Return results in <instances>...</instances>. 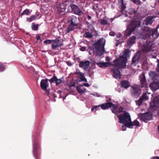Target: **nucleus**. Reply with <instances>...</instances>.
<instances>
[{
  "label": "nucleus",
  "mask_w": 159,
  "mask_h": 159,
  "mask_svg": "<svg viewBox=\"0 0 159 159\" xmlns=\"http://www.w3.org/2000/svg\"><path fill=\"white\" fill-rule=\"evenodd\" d=\"M157 159H159V157H157Z\"/></svg>",
  "instance_id": "338daca9"
},
{
  "label": "nucleus",
  "mask_w": 159,
  "mask_h": 159,
  "mask_svg": "<svg viewBox=\"0 0 159 159\" xmlns=\"http://www.w3.org/2000/svg\"><path fill=\"white\" fill-rule=\"evenodd\" d=\"M39 145L38 143L34 142L33 144V153L36 159H40V154L39 151Z\"/></svg>",
  "instance_id": "0eeeda50"
},
{
  "label": "nucleus",
  "mask_w": 159,
  "mask_h": 159,
  "mask_svg": "<svg viewBox=\"0 0 159 159\" xmlns=\"http://www.w3.org/2000/svg\"><path fill=\"white\" fill-rule=\"evenodd\" d=\"M97 65L100 67H108L111 65H113V63L109 62H98L97 63Z\"/></svg>",
  "instance_id": "412c9836"
},
{
  "label": "nucleus",
  "mask_w": 159,
  "mask_h": 159,
  "mask_svg": "<svg viewBox=\"0 0 159 159\" xmlns=\"http://www.w3.org/2000/svg\"><path fill=\"white\" fill-rule=\"evenodd\" d=\"M48 80L42 79L40 82V86L42 89L46 92V94L48 95L49 94V91L47 90V88L48 86Z\"/></svg>",
  "instance_id": "9d476101"
},
{
  "label": "nucleus",
  "mask_w": 159,
  "mask_h": 159,
  "mask_svg": "<svg viewBox=\"0 0 159 159\" xmlns=\"http://www.w3.org/2000/svg\"><path fill=\"white\" fill-rule=\"evenodd\" d=\"M141 57V54L137 52L134 56L132 59L131 64L135 66L139 63V60Z\"/></svg>",
  "instance_id": "4468645a"
},
{
  "label": "nucleus",
  "mask_w": 159,
  "mask_h": 159,
  "mask_svg": "<svg viewBox=\"0 0 159 159\" xmlns=\"http://www.w3.org/2000/svg\"><path fill=\"white\" fill-rule=\"evenodd\" d=\"M149 87L153 91H155L159 89V82H155L151 83L149 85Z\"/></svg>",
  "instance_id": "aec40b11"
},
{
  "label": "nucleus",
  "mask_w": 159,
  "mask_h": 159,
  "mask_svg": "<svg viewBox=\"0 0 159 159\" xmlns=\"http://www.w3.org/2000/svg\"><path fill=\"white\" fill-rule=\"evenodd\" d=\"M59 42V40L56 39L54 40H52V42H53V44H57V43Z\"/></svg>",
  "instance_id": "c03bdc74"
},
{
  "label": "nucleus",
  "mask_w": 159,
  "mask_h": 159,
  "mask_svg": "<svg viewBox=\"0 0 159 159\" xmlns=\"http://www.w3.org/2000/svg\"><path fill=\"white\" fill-rule=\"evenodd\" d=\"M57 44L58 45H61V46H62L63 45V43H62V42H60L59 41V42H58V43H57Z\"/></svg>",
  "instance_id": "6e6d98bb"
},
{
  "label": "nucleus",
  "mask_w": 159,
  "mask_h": 159,
  "mask_svg": "<svg viewBox=\"0 0 159 159\" xmlns=\"http://www.w3.org/2000/svg\"><path fill=\"white\" fill-rule=\"evenodd\" d=\"M140 79L141 87L146 88H147L148 87V84L146 80L145 76L144 74L141 75Z\"/></svg>",
  "instance_id": "f3484780"
},
{
  "label": "nucleus",
  "mask_w": 159,
  "mask_h": 159,
  "mask_svg": "<svg viewBox=\"0 0 159 159\" xmlns=\"http://www.w3.org/2000/svg\"><path fill=\"white\" fill-rule=\"evenodd\" d=\"M136 37L134 36H132L129 38L127 41V45L128 46H131L135 43Z\"/></svg>",
  "instance_id": "b1692460"
},
{
  "label": "nucleus",
  "mask_w": 159,
  "mask_h": 159,
  "mask_svg": "<svg viewBox=\"0 0 159 159\" xmlns=\"http://www.w3.org/2000/svg\"><path fill=\"white\" fill-rule=\"evenodd\" d=\"M112 75L116 79H120L121 77L120 72L119 70L117 68H114L111 70Z\"/></svg>",
  "instance_id": "2eb2a0df"
},
{
  "label": "nucleus",
  "mask_w": 159,
  "mask_h": 159,
  "mask_svg": "<svg viewBox=\"0 0 159 159\" xmlns=\"http://www.w3.org/2000/svg\"><path fill=\"white\" fill-rule=\"evenodd\" d=\"M38 16V15H37L36 16L34 15H33L31 16L28 18L27 20L28 21L31 22L33 20H34L36 19H37Z\"/></svg>",
  "instance_id": "cd10ccee"
},
{
  "label": "nucleus",
  "mask_w": 159,
  "mask_h": 159,
  "mask_svg": "<svg viewBox=\"0 0 159 159\" xmlns=\"http://www.w3.org/2000/svg\"><path fill=\"white\" fill-rule=\"evenodd\" d=\"M130 52L129 49L125 50L120 56L121 59H116L113 62V66L119 68H124L126 66V63L128 57H129V53Z\"/></svg>",
  "instance_id": "f257e3e1"
},
{
  "label": "nucleus",
  "mask_w": 159,
  "mask_h": 159,
  "mask_svg": "<svg viewBox=\"0 0 159 159\" xmlns=\"http://www.w3.org/2000/svg\"><path fill=\"white\" fill-rule=\"evenodd\" d=\"M70 7L72 11L75 14L79 16L83 14V12L76 5L72 4L70 5Z\"/></svg>",
  "instance_id": "ddd939ff"
},
{
  "label": "nucleus",
  "mask_w": 159,
  "mask_h": 159,
  "mask_svg": "<svg viewBox=\"0 0 159 159\" xmlns=\"http://www.w3.org/2000/svg\"><path fill=\"white\" fill-rule=\"evenodd\" d=\"M109 35L111 36H114L115 35V33L113 31H111L109 33Z\"/></svg>",
  "instance_id": "09e8293b"
},
{
  "label": "nucleus",
  "mask_w": 159,
  "mask_h": 159,
  "mask_svg": "<svg viewBox=\"0 0 159 159\" xmlns=\"http://www.w3.org/2000/svg\"><path fill=\"white\" fill-rule=\"evenodd\" d=\"M90 64V62L89 61H81L80 62L79 66L80 67L83 68L84 70H86L88 69Z\"/></svg>",
  "instance_id": "dca6fc26"
},
{
  "label": "nucleus",
  "mask_w": 159,
  "mask_h": 159,
  "mask_svg": "<svg viewBox=\"0 0 159 159\" xmlns=\"http://www.w3.org/2000/svg\"><path fill=\"white\" fill-rule=\"evenodd\" d=\"M62 91L61 90H59L58 91V93H59L60 94H61V93Z\"/></svg>",
  "instance_id": "69168bd1"
},
{
  "label": "nucleus",
  "mask_w": 159,
  "mask_h": 159,
  "mask_svg": "<svg viewBox=\"0 0 159 159\" xmlns=\"http://www.w3.org/2000/svg\"><path fill=\"white\" fill-rule=\"evenodd\" d=\"M158 131L159 132V125L158 126Z\"/></svg>",
  "instance_id": "774afa93"
},
{
  "label": "nucleus",
  "mask_w": 159,
  "mask_h": 159,
  "mask_svg": "<svg viewBox=\"0 0 159 159\" xmlns=\"http://www.w3.org/2000/svg\"><path fill=\"white\" fill-rule=\"evenodd\" d=\"M75 74L78 75H79L80 76V81H84L87 82V81L86 79L85 78L84 73H83L80 71L79 69L76 70V72Z\"/></svg>",
  "instance_id": "a211bd4d"
},
{
  "label": "nucleus",
  "mask_w": 159,
  "mask_h": 159,
  "mask_svg": "<svg viewBox=\"0 0 159 159\" xmlns=\"http://www.w3.org/2000/svg\"><path fill=\"white\" fill-rule=\"evenodd\" d=\"M76 88L78 92L81 94L84 93L86 91V89L85 88H83L82 89L78 86H77Z\"/></svg>",
  "instance_id": "a878e982"
},
{
  "label": "nucleus",
  "mask_w": 159,
  "mask_h": 159,
  "mask_svg": "<svg viewBox=\"0 0 159 159\" xmlns=\"http://www.w3.org/2000/svg\"><path fill=\"white\" fill-rule=\"evenodd\" d=\"M52 43V40L47 39L44 41L43 43L45 44H50Z\"/></svg>",
  "instance_id": "ea45409f"
},
{
  "label": "nucleus",
  "mask_w": 159,
  "mask_h": 159,
  "mask_svg": "<svg viewBox=\"0 0 159 159\" xmlns=\"http://www.w3.org/2000/svg\"><path fill=\"white\" fill-rule=\"evenodd\" d=\"M62 79H58L57 78V79L56 80L55 82L56 85H58L59 84L62 82Z\"/></svg>",
  "instance_id": "4c0bfd02"
},
{
  "label": "nucleus",
  "mask_w": 159,
  "mask_h": 159,
  "mask_svg": "<svg viewBox=\"0 0 159 159\" xmlns=\"http://www.w3.org/2000/svg\"><path fill=\"white\" fill-rule=\"evenodd\" d=\"M126 127L125 125H122V127H121V129H122V130H123V131H125V130L126 129V127Z\"/></svg>",
  "instance_id": "8fccbe9b"
},
{
  "label": "nucleus",
  "mask_w": 159,
  "mask_h": 159,
  "mask_svg": "<svg viewBox=\"0 0 159 159\" xmlns=\"http://www.w3.org/2000/svg\"><path fill=\"white\" fill-rule=\"evenodd\" d=\"M119 119V122L124 123L127 127L132 128L133 124L132 122L130 116L128 112H124V113L117 115Z\"/></svg>",
  "instance_id": "7ed1b4c3"
},
{
  "label": "nucleus",
  "mask_w": 159,
  "mask_h": 159,
  "mask_svg": "<svg viewBox=\"0 0 159 159\" xmlns=\"http://www.w3.org/2000/svg\"><path fill=\"white\" fill-rule=\"evenodd\" d=\"M137 12V11L133 10L132 11V13L133 14H134V15L135 16L136 15Z\"/></svg>",
  "instance_id": "5fc2aeb1"
},
{
  "label": "nucleus",
  "mask_w": 159,
  "mask_h": 159,
  "mask_svg": "<svg viewBox=\"0 0 159 159\" xmlns=\"http://www.w3.org/2000/svg\"><path fill=\"white\" fill-rule=\"evenodd\" d=\"M133 125H134L136 127H139V122L137 120H135L133 121Z\"/></svg>",
  "instance_id": "58836bf2"
},
{
  "label": "nucleus",
  "mask_w": 159,
  "mask_h": 159,
  "mask_svg": "<svg viewBox=\"0 0 159 159\" xmlns=\"http://www.w3.org/2000/svg\"><path fill=\"white\" fill-rule=\"evenodd\" d=\"M152 43L150 41H147L146 43H144L142 47V51L146 52L151 50Z\"/></svg>",
  "instance_id": "f8f14e48"
},
{
  "label": "nucleus",
  "mask_w": 159,
  "mask_h": 159,
  "mask_svg": "<svg viewBox=\"0 0 159 159\" xmlns=\"http://www.w3.org/2000/svg\"><path fill=\"white\" fill-rule=\"evenodd\" d=\"M120 86L121 87L124 89H127L129 88L130 86L129 82L127 80H122L120 82Z\"/></svg>",
  "instance_id": "5701e85b"
},
{
  "label": "nucleus",
  "mask_w": 159,
  "mask_h": 159,
  "mask_svg": "<svg viewBox=\"0 0 159 159\" xmlns=\"http://www.w3.org/2000/svg\"><path fill=\"white\" fill-rule=\"evenodd\" d=\"M36 39L37 41L40 40V36H37L36 37Z\"/></svg>",
  "instance_id": "13d9d810"
},
{
  "label": "nucleus",
  "mask_w": 159,
  "mask_h": 159,
  "mask_svg": "<svg viewBox=\"0 0 159 159\" xmlns=\"http://www.w3.org/2000/svg\"><path fill=\"white\" fill-rule=\"evenodd\" d=\"M78 19L75 16H72L68 18V22L69 25L66 31L67 33L74 30L75 27L78 25Z\"/></svg>",
  "instance_id": "423d86ee"
},
{
  "label": "nucleus",
  "mask_w": 159,
  "mask_h": 159,
  "mask_svg": "<svg viewBox=\"0 0 159 159\" xmlns=\"http://www.w3.org/2000/svg\"><path fill=\"white\" fill-rule=\"evenodd\" d=\"M112 104L111 102H107L99 105V107H100L101 108L104 110L108 109L111 107V105Z\"/></svg>",
  "instance_id": "4be33fe9"
},
{
  "label": "nucleus",
  "mask_w": 159,
  "mask_h": 159,
  "mask_svg": "<svg viewBox=\"0 0 159 159\" xmlns=\"http://www.w3.org/2000/svg\"><path fill=\"white\" fill-rule=\"evenodd\" d=\"M87 17L89 20H90L91 19V17L89 15H88Z\"/></svg>",
  "instance_id": "e2e57ef3"
},
{
  "label": "nucleus",
  "mask_w": 159,
  "mask_h": 159,
  "mask_svg": "<svg viewBox=\"0 0 159 159\" xmlns=\"http://www.w3.org/2000/svg\"><path fill=\"white\" fill-rule=\"evenodd\" d=\"M157 61L158 62V64L157 65V71H159V59L157 60Z\"/></svg>",
  "instance_id": "3c124183"
},
{
  "label": "nucleus",
  "mask_w": 159,
  "mask_h": 159,
  "mask_svg": "<svg viewBox=\"0 0 159 159\" xmlns=\"http://www.w3.org/2000/svg\"><path fill=\"white\" fill-rule=\"evenodd\" d=\"M65 10V6L64 4H61L58 7L57 11L60 14L64 12Z\"/></svg>",
  "instance_id": "393cba45"
},
{
  "label": "nucleus",
  "mask_w": 159,
  "mask_h": 159,
  "mask_svg": "<svg viewBox=\"0 0 159 159\" xmlns=\"http://www.w3.org/2000/svg\"><path fill=\"white\" fill-rule=\"evenodd\" d=\"M143 30L147 38L154 39L158 37L156 29H151L149 27L145 26L143 28Z\"/></svg>",
  "instance_id": "20e7f679"
},
{
  "label": "nucleus",
  "mask_w": 159,
  "mask_h": 159,
  "mask_svg": "<svg viewBox=\"0 0 159 159\" xmlns=\"http://www.w3.org/2000/svg\"><path fill=\"white\" fill-rule=\"evenodd\" d=\"M159 98L155 97L150 103V108L152 111L156 110L159 107Z\"/></svg>",
  "instance_id": "1a4fd4ad"
},
{
  "label": "nucleus",
  "mask_w": 159,
  "mask_h": 159,
  "mask_svg": "<svg viewBox=\"0 0 159 159\" xmlns=\"http://www.w3.org/2000/svg\"><path fill=\"white\" fill-rule=\"evenodd\" d=\"M123 108L122 107H120L119 109H118V113H120L123 112Z\"/></svg>",
  "instance_id": "de8ad7c7"
},
{
  "label": "nucleus",
  "mask_w": 159,
  "mask_h": 159,
  "mask_svg": "<svg viewBox=\"0 0 159 159\" xmlns=\"http://www.w3.org/2000/svg\"><path fill=\"white\" fill-rule=\"evenodd\" d=\"M57 78L56 76L54 75L51 79L49 80V82L50 83H52L54 82H56V80L57 79Z\"/></svg>",
  "instance_id": "e433bc0d"
},
{
  "label": "nucleus",
  "mask_w": 159,
  "mask_h": 159,
  "mask_svg": "<svg viewBox=\"0 0 159 159\" xmlns=\"http://www.w3.org/2000/svg\"><path fill=\"white\" fill-rule=\"evenodd\" d=\"M140 98L144 100H147L149 99L148 97L147 96L146 93H144Z\"/></svg>",
  "instance_id": "72a5a7b5"
},
{
  "label": "nucleus",
  "mask_w": 159,
  "mask_h": 159,
  "mask_svg": "<svg viewBox=\"0 0 159 159\" xmlns=\"http://www.w3.org/2000/svg\"><path fill=\"white\" fill-rule=\"evenodd\" d=\"M157 156H154L151 157V159H157Z\"/></svg>",
  "instance_id": "680f3d73"
},
{
  "label": "nucleus",
  "mask_w": 159,
  "mask_h": 159,
  "mask_svg": "<svg viewBox=\"0 0 159 159\" xmlns=\"http://www.w3.org/2000/svg\"><path fill=\"white\" fill-rule=\"evenodd\" d=\"M71 87H75V83H74L72 84H71Z\"/></svg>",
  "instance_id": "bf43d9fd"
},
{
  "label": "nucleus",
  "mask_w": 159,
  "mask_h": 159,
  "mask_svg": "<svg viewBox=\"0 0 159 159\" xmlns=\"http://www.w3.org/2000/svg\"><path fill=\"white\" fill-rule=\"evenodd\" d=\"M154 18V17L152 16H149L146 17L144 20L145 25H151L153 23L152 20Z\"/></svg>",
  "instance_id": "6ab92c4d"
},
{
  "label": "nucleus",
  "mask_w": 159,
  "mask_h": 159,
  "mask_svg": "<svg viewBox=\"0 0 159 159\" xmlns=\"http://www.w3.org/2000/svg\"><path fill=\"white\" fill-rule=\"evenodd\" d=\"M121 6L120 12L122 13L125 9L126 8L125 6L124 5L123 0H121Z\"/></svg>",
  "instance_id": "c756f323"
},
{
  "label": "nucleus",
  "mask_w": 159,
  "mask_h": 159,
  "mask_svg": "<svg viewBox=\"0 0 159 159\" xmlns=\"http://www.w3.org/2000/svg\"><path fill=\"white\" fill-rule=\"evenodd\" d=\"M149 75L152 78H155L157 77V74L154 71H152L149 73Z\"/></svg>",
  "instance_id": "7c9ffc66"
},
{
  "label": "nucleus",
  "mask_w": 159,
  "mask_h": 159,
  "mask_svg": "<svg viewBox=\"0 0 159 159\" xmlns=\"http://www.w3.org/2000/svg\"><path fill=\"white\" fill-rule=\"evenodd\" d=\"M30 12L29 11V10L28 9H25V10H24L23 11H22L21 13V15H29L30 14Z\"/></svg>",
  "instance_id": "2f4dec72"
},
{
  "label": "nucleus",
  "mask_w": 159,
  "mask_h": 159,
  "mask_svg": "<svg viewBox=\"0 0 159 159\" xmlns=\"http://www.w3.org/2000/svg\"><path fill=\"white\" fill-rule=\"evenodd\" d=\"M80 49L81 51H84L86 50V48L85 47H82L80 48Z\"/></svg>",
  "instance_id": "603ef678"
},
{
  "label": "nucleus",
  "mask_w": 159,
  "mask_h": 159,
  "mask_svg": "<svg viewBox=\"0 0 159 159\" xmlns=\"http://www.w3.org/2000/svg\"><path fill=\"white\" fill-rule=\"evenodd\" d=\"M61 46V45H58L57 44H56V45L52 44V48L53 49H55L57 47H59Z\"/></svg>",
  "instance_id": "79ce46f5"
},
{
  "label": "nucleus",
  "mask_w": 159,
  "mask_h": 159,
  "mask_svg": "<svg viewBox=\"0 0 159 159\" xmlns=\"http://www.w3.org/2000/svg\"><path fill=\"white\" fill-rule=\"evenodd\" d=\"M133 2L137 5H140L141 2L139 0H132Z\"/></svg>",
  "instance_id": "a19ab883"
},
{
  "label": "nucleus",
  "mask_w": 159,
  "mask_h": 159,
  "mask_svg": "<svg viewBox=\"0 0 159 159\" xmlns=\"http://www.w3.org/2000/svg\"><path fill=\"white\" fill-rule=\"evenodd\" d=\"M99 107V106H94L93 107H92V108H91V111H93L94 109L96 110H97V109L98 108V107Z\"/></svg>",
  "instance_id": "49530a36"
},
{
  "label": "nucleus",
  "mask_w": 159,
  "mask_h": 159,
  "mask_svg": "<svg viewBox=\"0 0 159 159\" xmlns=\"http://www.w3.org/2000/svg\"><path fill=\"white\" fill-rule=\"evenodd\" d=\"M112 104L111 105V107H112L114 109H117L118 108V106L117 105L115 104L111 103Z\"/></svg>",
  "instance_id": "37998d69"
},
{
  "label": "nucleus",
  "mask_w": 159,
  "mask_h": 159,
  "mask_svg": "<svg viewBox=\"0 0 159 159\" xmlns=\"http://www.w3.org/2000/svg\"><path fill=\"white\" fill-rule=\"evenodd\" d=\"M50 0H43L44 2L45 3H48Z\"/></svg>",
  "instance_id": "052dcab7"
},
{
  "label": "nucleus",
  "mask_w": 159,
  "mask_h": 159,
  "mask_svg": "<svg viewBox=\"0 0 159 159\" xmlns=\"http://www.w3.org/2000/svg\"><path fill=\"white\" fill-rule=\"evenodd\" d=\"M112 112L114 113L116 115H117L118 114V111L117 110V109H112Z\"/></svg>",
  "instance_id": "a18cd8bd"
},
{
  "label": "nucleus",
  "mask_w": 159,
  "mask_h": 159,
  "mask_svg": "<svg viewBox=\"0 0 159 159\" xmlns=\"http://www.w3.org/2000/svg\"><path fill=\"white\" fill-rule=\"evenodd\" d=\"M143 100L140 98L139 100L136 101V105H138V106H140L142 104Z\"/></svg>",
  "instance_id": "473e14b6"
},
{
  "label": "nucleus",
  "mask_w": 159,
  "mask_h": 159,
  "mask_svg": "<svg viewBox=\"0 0 159 159\" xmlns=\"http://www.w3.org/2000/svg\"><path fill=\"white\" fill-rule=\"evenodd\" d=\"M39 26L38 24L35 25L33 23L32 25V28L33 30L36 31L38 30Z\"/></svg>",
  "instance_id": "f704fd0d"
},
{
  "label": "nucleus",
  "mask_w": 159,
  "mask_h": 159,
  "mask_svg": "<svg viewBox=\"0 0 159 159\" xmlns=\"http://www.w3.org/2000/svg\"><path fill=\"white\" fill-rule=\"evenodd\" d=\"M69 63V62H67V64L68 65H69V66H71V64H70Z\"/></svg>",
  "instance_id": "0e129e2a"
},
{
  "label": "nucleus",
  "mask_w": 159,
  "mask_h": 159,
  "mask_svg": "<svg viewBox=\"0 0 159 159\" xmlns=\"http://www.w3.org/2000/svg\"><path fill=\"white\" fill-rule=\"evenodd\" d=\"M106 60L107 61H109L110 60V57H107L106 58Z\"/></svg>",
  "instance_id": "4d7b16f0"
},
{
  "label": "nucleus",
  "mask_w": 159,
  "mask_h": 159,
  "mask_svg": "<svg viewBox=\"0 0 159 159\" xmlns=\"http://www.w3.org/2000/svg\"><path fill=\"white\" fill-rule=\"evenodd\" d=\"M140 23L135 20H133L131 23L127 26V29L125 31V34L126 36H129L131 33L134 31L135 29L139 27Z\"/></svg>",
  "instance_id": "39448f33"
},
{
  "label": "nucleus",
  "mask_w": 159,
  "mask_h": 159,
  "mask_svg": "<svg viewBox=\"0 0 159 159\" xmlns=\"http://www.w3.org/2000/svg\"><path fill=\"white\" fill-rule=\"evenodd\" d=\"M5 67L4 64L0 62V72H2L5 70Z\"/></svg>",
  "instance_id": "c9c22d12"
},
{
  "label": "nucleus",
  "mask_w": 159,
  "mask_h": 159,
  "mask_svg": "<svg viewBox=\"0 0 159 159\" xmlns=\"http://www.w3.org/2000/svg\"><path fill=\"white\" fill-rule=\"evenodd\" d=\"M83 85L85 86H86V87H89V84L88 83H84L83 84Z\"/></svg>",
  "instance_id": "864d4df0"
},
{
  "label": "nucleus",
  "mask_w": 159,
  "mask_h": 159,
  "mask_svg": "<svg viewBox=\"0 0 159 159\" xmlns=\"http://www.w3.org/2000/svg\"><path fill=\"white\" fill-rule=\"evenodd\" d=\"M138 116L140 117V119L145 122H147L149 120H151L152 116L151 114L147 112L145 113H139L138 114Z\"/></svg>",
  "instance_id": "6e6552de"
},
{
  "label": "nucleus",
  "mask_w": 159,
  "mask_h": 159,
  "mask_svg": "<svg viewBox=\"0 0 159 159\" xmlns=\"http://www.w3.org/2000/svg\"><path fill=\"white\" fill-rule=\"evenodd\" d=\"M100 23L102 25H108L109 23L107 20L102 19L100 20Z\"/></svg>",
  "instance_id": "c85d7f7f"
},
{
  "label": "nucleus",
  "mask_w": 159,
  "mask_h": 159,
  "mask_svg": "<svg viewBox=\"0 0 159 159\" xmlns=\"http://www.w3.org/2000/svg\"><path fill=\"white\" fill-rule=\"evenodd\" d=\"M105 43V40L103 38H101L97 42L94 43L93 45V53L98 57H100L102 55L104 51Z\"/></svg>",
  "instance_id": "f03ea898"
},
{
  "label": "nucleus",
  "mask_w": 159,
  "mask_h": 159,
  "mask_svg": "<svg viewBox=\"0 0 159 159\" xmlns=\"http://www.w3.org/2000/svg\"><path fill=\"white\" fill-rule=\"evenodd\" d=\"M83 36L86 38H91L93 37V35L92 33L88 32L85 33L84 34Z\"/></svg>",
  "instance_id": "bb28decb"
},
{
  "label": "nucleus",
  "mask_w": 159,
  "mask_h": 159,
  "mask_svg": "<svg viewBox=\"0 0 159 159\" xmlns=\"http://www.w3.org/2000/svg\"><path fill=\"white\" fill-rule=\"evenodd\" d=\"M131 93L132 96L134 97H138L139 96L141 90L139 87L136 85L131 87Z\"/></svg>",
  "instance_id": "9b49d317"
}]
</instances>
